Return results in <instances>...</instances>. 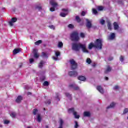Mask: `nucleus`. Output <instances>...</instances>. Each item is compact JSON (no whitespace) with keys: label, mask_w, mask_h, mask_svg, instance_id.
Returning <instances> with one entry per match:
<instances>
[{"label":"nucleus","mask_w":128,"mask_h":128,"mask_svg":"<svg viewBox=\"0 0 128 128\" xmlns=\"http://www.w3.org/2000/svg\"><path fill=\"white\" fill-rule=\"evenodd\" d=\"M93 48H97V50H102V40L100 39H97L94 42V44L93 43H90L88 46L89 50H92Z\"/></svg>","instance_id":"obj_1"},{"label":"nucleus","mask_w":128,"mask_h":128,"mask_svg":"<svg viewBox=\"0 0 128 128\" xmlns=\"http://www.w3.org/2000/svg\"><path fill=\"white\" fill-rule=\"evenodd\" d=\"M80 48H82L83 52L88 54L89 52L86 50V45L74 43L72 45V50L75 52H80Z\"/></svg>","instance_id":"obj_2"},{"label":"nucleus","mask_w":128,"mask_h":128,"mask_svg":"<svg viewBox=\"0 0 128 128\" xmlns=\"http://www.w3.org/2000/svg\"><path fill=\"white\" fill-rule=\"evenodd\" d=\"M70 38L72 42H78L80 40V36L78 32H74L70 34Z\"/></svg>","instance_id":"obj_3"},{"label":"nucleus","mask_w":128,"mask_h":128,"mask_svg":"<svg viewBox=\"0 0 128 128\" xmlns=\"http://www.w3.org/2000/svg\"><path fill=\"white\" fill-rule=\"evenodd\" d=\"M50 4L52 6L50 8V12H56V8L58 6V4L54 0H51L50 1Z\"/></svg>","instance_id":"obj_4"},{"label":"nucleus","mask_w":128,"mask_h":128,"mask_svg":"<svg viewBox=\"0 0 128 128\" xmlns=\"http://www.w3.org/2000/svg\"><path fill=\"white\" fill-rule=\"evenodd\" d=\"M70 64H71V69L72 70H76L78 68V65L74 60H70Z\"/></svg>","instance_id":"obj_5"},{"label":"nucleus","mask_w":128,"mask_h":128,"mask_svg":"<svg viewBox=\"0 0 128 128\" xmlns=\"http://www.w3.org/2000/svg\"><path fill=\"white\" fill-rule=\"evenodd\" d=\"M69 112L73 113L74 116H75V118L78 119L80 118V115H78V112H74V108H70L68 110Z\"/></svg>","instance_id":"obj_6"},{"label":"nucleus","mask_w":128,"mask_h":128,"mask_svg":"<svg viewBox=\"0 0 128 128\" xmlns=\"http://www.w3.org/2000/svg\"><path fill=\"white\" fill-rule=\"evenodd\" d=\"M86 27L87 28L88 30H90L92 28V22L88 19H86Z\"/></svg>","instance_id":"obj_7"},{"label":"nucleus","mask_w":128,"mask_h":128,"mask_svg":"<svg viewBox=\"0 0 128 128\" xmlns=\"http://www.w3.org/2000/svg\"><path fill=\"white\" fill-rule=\"evenodd\" d=\"M68 74L70 76H71V78H76L78 76V72H70L68 73Z\"/></svg>","instance_id":"obj_8"},{"label":"nucleus","mask_w":128,"mask_h":128,"mask_svg":"<svg viewBox=\"0 0 128 128\" xmlns=\"http://www.w3.org/2000/svg\"><path fill=\"white\" fill-rule=\"evenodd\" d=\"M16 22H18V18H12L11 21L9 22V24L10 26H14V23Z\"/></svg>","instance_id":"obj_9"},{"label":"nucleus","mask_w":128,"mask_h":128,"mask_svg":"<svg viewBox=\"0 0 128 128\" xmlns=\"http://www.w3.org/2000/svg\"><path fill=\"white\" fill-rule=\"evenodd\" d=\"M33 54H34V58H40V56L38 54V50L34 49L33 50Z\"/></svg>","instance_id":"obj_10"},{"label":"nucleus","mask_w":128,"mask_h":128,"mask_svg":"<svg viewBox=\"0 0 128 128\" xmlns=\"http://www.w3.org/2000/svg\"><path fill=\"white\" fill-rule=\"evenodd\" d=\"M96 88L97 90H98L100 92V94H104V88H102V86H98Z\"/></svg>","instance_id":"obj_11"},{"label":"nucleus","mask_w":128,"mask_h":128,"mask_svg":"<svg viewBox=\"0 0 128 128\" xmlns=\"http://www.w3.org/2000/svg\"><path fill=\"white\" fill-rule=\"evenodd\" d=\"M112 68L110 66H107V68L106 70H105L104 73L106 74H108V72H112Z\"/></svg>","instance_id":"obj_12"},{"label":"nucleus","mask_w":128,"mask_h":128,"mask_svg":"<svg viewBox=\"0 0 128 128\" xmlns=\"http://www.w3.org/2000/svg\"><path fill=\"white\" fill-rule=\"evenodd\" d=\"M22 96H18V98L16 100V102L17 104H20V102H22Z\"/></svg>","instance_id":"obj_13"},{"label":"nucleus","mask_w":128,"mask_h":128,"mask_svg":"<svg viewBox=\"0 0 128 128\" xmlns=\"http://www.w3.org/2000/svg\"><path fill=\"white\" fill-rule=\"evenodd\" d=\"M78 80H81L82 82H86V78L84 76H80L78 77Z\"/></svg>","instance_id":"obj_14"},{"label":"nucleus","mask_w":128,"mask_h":128,"mask_svg":"<svg viewBox=\"0 0 128 128\" xmlns=\"http://www.w3.org/2000/svg\"><path fill=\"white\" fill-rule=\"evenodd\" d=\"M84 118H90V112H86L84 114Z\"/></svg>","instance_id":"obj_15"},{"label":"nucleus","mask_w":128,"mask_h":128,"mask_svg":"<svg viewBox=\"0 0 128 128\" xmlns=\"http://www.w3.org/2000/svg\"><path fill=\"white\" fill-rule=\"evenodd\" d=\"M114 29L115 30H118L120 28V26H118V24L116 22L114 23Z\"/></svg>","instance_id":"obj_16"},{"label":"nucleus","mask_w":128,"mask_h":128,"mask_svg":"<svg viewBox=\"0 0 128 128\" xmlns=\"http://www.w3.org/2000/svg\"><path fill=\"white\" fill-rule=\"evenodd\" d=\"M114 106H116V103L113 102L110 104V106H108L107 108V110H110V108H114Z\"/></svg>","instance_id":"obj_17"},{"label":"nucleus","mask_w":128,"mask_h":128,"mask_svg":"<svg viewBox=\"0 0 128 128\" xmlns=\"http://www.w3.org/2000/svg\"><path fill=\"white\" fill-rule=\"evenodd\" d=\"M114 38H116V34L112 33L111 34V35L109 37V40H114Z\"/></svg>","instance_id":"obj_18"},{"label":"nucleus","mask_w":128,"mask_h":128,"mask_svg":"<svg viewBox=\"0 0 128 128\" xmlns=\"http://www.w3.org/2000/svg\"><path fill=\"white\" fill-rule=\"evenodd\" d=\"M20 52V48L15 49L13 52V54L14 55L18 54V52Z\"/></svg>","instance_id":"obj_19"},{"label":"nucleus","mask_w":128,"mask_h":128,"mask_svg":"<svg viewBox=\"0 0 128 128\" xmlns=\"http://www.w3.org/2000/svg\"><path fill=\"white\" fill-rule=\"evenodd\" d=\"M42 58H48V54L46 52H42Z\"/></svg>","instance_id":"obj_20"},{"label":"nucleus","mask_w":128,"mask_h":128,"mask_svg":"<svg viewBox=\"0 0 128 128\" xmlns=\"http://www.w3.org/2000/svg\"><path fill=\"white\" fill-rule=\"evenodd\" d=\"M66 96L67 98H70V100H72V94H70L69 93H66Z\"/></svg>","instance_id":"obj_21"},{"label":"nucleus","mask_w":128,"mask_h":128,"mask_svg":"<svg viewBox=\"0 0 128 128\" xmlns=\"http://www.w3.org/2000/svg\"><path fill=\"white\" fill-rule=\"evenodd\" d=\"M44 61H41L40 64L38 65L40 68H44Z\"/></svg>","instance_id":"obj_22"},{"label":"nucleus","mask_w":128,"mask_h":128,"mask_svg":"<svg viewBox=\"0 0 128 128\" xmlns=\"http://www.w3.org/2000/svg\"><path fill=\"white\" fill-rule=\"evenodd\" d=\"M76 19L77 22H78V24H80V22H82V19L80 18V16H76Z\"/></svg>","instance_id":"obj_23"},{"label":"nucleus","mask_w":128,"mask_h":128,"mask_svg":"<svg viewBox=\"0 0 128 128\" xmlns=\"http://www.w3.org/2000/svg\"><path fill=\"white\" fill-rule=\"evenodd\" d=\"M108 30H112V23H110V22H108Z\"/></svg>","instance_id":"obj_24"},{"label":"nucleus","mask_w":128,"mask_h":128,"mask_svg":"<svg viewBox=\"0 0 128 128\" xmlns=\"http://www.w3.org/2000/svg\"><path fill=\"white\" fill-rule=\"evenodd\" d=\"M37 118H38V122H42V117L40 116V114H38Z\"/></svg>","instance_id":"obj_25"},{"label":"nucleus","mask_w":128,"mask_h":128,"mask_svg":"<svg viewBox=\"0 0 128 128\" xmlns=\"http://www.w3.org/2000/svg\"><path fill=\"white\" fill-rule=\"evenodd\" d=\"M38 112V109H34L33 110V114L34 116H36Z\"/></svg>","instance_id":"obj_26"},{"label":"nucleus","mask_w":128,"mask_h":128,"mask_svg":"<svg viewBox=\"0 0 128 128\" xmlns=\"http://www.w3.org/2000/svg\"><path fill=\"white\" fill-rule=\"evenodd\" d=\"M42 44V41L40 40L37 41L35 43V44H36V46H40V44Z\"/></svg>","instance_id":"obj_27"},{"label":"nucleus","mask_w":128,"mask_h":128,"mask_svg":"<svg viewBox=\"0 0 128 128\" xmlns=\"http://www.w3.org/2000/svg\"><path fill=\"white\" fill-rule=\"evenodd\" d=\"M60 16H62V18H66V16H68V13L67 14H64V13H61L60 14Z\"/></svg>","instance_id":"obj_28"},{"label":"nucleus","mask_w":128,"mask_h":128,"mask_svg":"<svg viewBox=\"0 0 128 128\" xmlns=\"http://www.w3.org/2000/svg\"><path fill=\"white\" fill-rule=\"evenodd\" d=\"M100 24L102 26H104L106 24V20H104V19L101 20L100 21Z\"/></svg>","instance_id":"obj_29"},{"label":"nucleus","mask_w":128,"mask_h":128,"mask_svg":"<svg viewBox=\"0 0 128 128\" xmlns=\"http://www.w3.org/2000/svg\"><path fill=\"white\" fill-rule=\"evenodd\" d=\"M58 46L60 48H62L64 46V44H62V42H60Z\"/></svg>","instance_id":"obj_30"},{"label":"nucleus","mask_w":128,"mask_h":128,"mask_svg":"<svg viewBox=\"0 0 128 128\" xmlns=\"http://www.w3.org/2000/svg\"><path fill=\"white\" fill-rule=\"evenodd\" d=\"M11 116L12 118H14L16 116V113L14 112L11 114Z\"/></svg>","instance_id":"obj_31"},{"label":"nucleus","mask_w":128,"mask_h":128,"mask_svg":"<svg viewBox=\"0 0 128 128\" xmlns=\"http://www.w3.org/2000/svg\"><path fill=\"white\" fill-rule=\"evenodd\" d=\"M86 62L87 64H92V60H90V58H88L87 60H86Z\"/></svg>","instance_id":"obj_32"},{"label":"nucleus","mask_w":128,"mask_h":128,"mask_svg":"<svg viewBox=\"0 0 128 128\" xmlns=\"http://www.w3.org/2000/svg\"><path fill=\"white\" fill-rule=\"evenodd\" d=\"M50 86V84H48V82L46 81L44 83V86Z\"/></svg>","instance_id":"obj_33"},{"label":"nucleus","mask_w":128,"mask_h":128,"mask_svg":"<svg viewBox=\"0 0 128 128\" xmlns=\"http://www.w3.org/2000/svg\"><path fill=\"white\" fill-rule=\"evenodd\" d=\"M128 114V108H126L124 110L123 114Z\"/></svg>","instance_id":"obj_34"},{"label":"nucleus","mask_w":128,"mask_h":128,"mask_svg":"<svg viewBox=\"0 0 128 128\" xmlns=\"http://www.w3.org/2000/svg\"><path fill=\"white\" fill-rule=\"evenodd\" d=\"M64 126V120L62 119L60 120V126Z\"/></svg>","instance_id":"obj_35"},{"label":"nucleus","mask_w":128,"mask_h":128,"mask_svg":"<svg viewBox=\"0 0 128 128\" xmlns=\"http://www.w3.org/2000/svg\"><path fill=\"white\" fill-rule=\"evenodd\" d=\"M92 10H93V13L94 14H98V12L97 10L93 9Z\"/></svg>","instance_id":"obj_36"},{"label":"nucleus","mask_w":128,"mask_h":128,"mask_svg":"<svg viewBox=\"0 0 128 128\" xmlns=\"http://www.w3.org/2000/svg\"><path fill=\"white\" fill-rule=\"evenodd\" d=\"M124 57L121 56L120 57V61L122 62H124Z\"/></svg>","instance_id":"obj_37"},{"label":"nucleus","mask_w":128,"mask_h":128,"mask_svg":"<svg viewBox=\"0 0 128 128\" xmlns=\"http://www.w3.org/2000/svg\"><path fill=\"white\" fill-rule=\"evenodd\" d=\"M80 36L82 38H86V35L84 33H80Z\"/></svg>","instance_id":"obj_38"},{"label":"nucleus","mask_w":128,"mask_h":128,"mask_svg":"<svg viewBox=\"0 0 128 128\" xmlns=\"http://www.w3.org/2000/svg\"><path fill=\"white\" fill-rule=\"evenodd\" d=\"M49 28H50L51 30H56V27L54 26H49Z\"/></svg>","instance_id":"obj_39"},{"label":"nucleus","mask_w":128,"mask_h":128,"mask_svg":"<svg viewBox=\"0 0 128 128\" xmlns=\"http://www.w3.org/2000/svg\"><path fill=\"white\" fill-rule=\"evenodd\" d=\"M56 58H58V56H60V52H56Z\"/></svg>","instance_id":"obj_40"},{"label":"nucleus","mask_w":128,"mask_h":128,"mask_svg":"<svg viewBox=\"0 0 128 128\" xmlns=\"http://www.w3.org/2000/svg\"><path fill=\"white\" fill-rule=\"evenodd\" d=\"M46 104H52V102H50V100H47L45 102Z\"/></svg>","instance_id":"obj_41"},{"label":"nucleus","mask_w":128,"mask_h":128,"mask_svg":"<svg viewBox=\"0 0 128 128\" xmlns=\"http://www.w3.org/2000/svg\"><path fill=\"white\" fill-rule=\"evenodd\" d=\"M36 10H42V8L40 6H36Z\"/></svg>","instance_id":"obj_42"},{"label":"nucleus","mask_w":128,"mask_h":128,"mask_svg":"<svg viewBox=\"0 0 128 128\" xmlns=\"http://www.w3.org/2000/svg\"><path fill=\"white\" fill-rule=\"evenodd\" d=\"M69 28H74V26L72 24H69L68 26Z\"/></svg>","instance_id":"obj_43"},{"label":"nucleus","mask_w":128,"mask_h":128,"mask_svg":"<svg viewBox=\"0 0 128 128\" xmlns=\"http://www.w3.org/2000/svg\"><path fill=\"white\" fill-rule=\"evenodd\" d=\"M10 121L8 120H6L4 121V124H10Z\"/></svg>","instance_id":"obj_44"},{"label":"nucleus","mask_w":128,"mask_h":128,"mask_svg":"<svg viewBox=\"0 0 128 128\" xmlns=\"http://www.w3.org/2000/svg\"><path fill=\"white\" fill-rule=\"evenodd\" d=\"M98 10L102 11L104 10V7L102 6H99L98 8Z\"/></svg>","instance_id":"obj_45"},{"label":"nucleus","mask_w":128,"mask_h":128,"mask_svg":"<svg viewBox=\"0 0 128 128\" xmlns=\"http://www.w3.org/2000/svg\"><path fill=\"white\" fill-rule=\"evenodd\" d=\"M75 128H78V122H75Z\"/></svg>","instance_id":"obj_46"},{"label":"nucleus","mask_w":128,"mask_h":128,"mask_svg":"<svg viewBox=\"0 0 128 128\" xmlns=\"http://www.w3.org/2000/svg\"><path fill=\"white\" fill-rule=\"evenodd\" d=\"M74 90H80V87H74Z\"/></svg>","instance_id":"obj_47"},{"label":"nucleus","mask_w":128,"mask_h":128,"mask_svg":"<svg viewBox=\"0 0 128 128\" xmlns=\"http://www.w3.org/2000/svg\"><path fill=\"white\" fill-rule=\"evenodd\" d=\"M30 64H33L34 62V60L33 58H31L30 60Z\"/></svg>","instance_id":"obj_48"},{"label":"nucleus","mask_w":128,"mask_h":128,"mask_svg":"<svg viewBox=\"0 0 128 128\" xmlns=\"http://www.w3.org/2000/svg\"><path fill=\"white\" fill-rule=\"evenodd\" d=\"M62 11L65 12H68V9H62Z\"/></svg>","instance_id":"obj_49"},{"label":"nucleus","mask_w":128,"mask_h":128,"mask_svg":"<svg viewBox=\"0 0 128 128\" xmlns=\"http://www.w3.org/2000/svg\"><path fill=\"white\" fill-rule=\"evenodd\" d=\"M74 86H76V84H70V85L69 86V87L70 88H74Z\"/></svg>","instance_id":"obj_50"},{"label":"nucleus","mask_w":128,"mask_h":128,"mask_svg":"<svg viewBox=\"0 0 128 128\" xmlns=\"http://www.w3.org/2000/svg\"><path fill=\"white\" fill-rule=\"evenodd\" d=\"M119 86H115V87L114 88V90H118L119 88Z\"/></svg>","instance_id":"obj_51"},{"label":"nucleus","mask_w":128,"mask_h":128,"mask_svg":"<svg viewBox=\"0 0 128 128\" xmlns=\"http://www.w3.org/2000/svg\"><path fill=\"white\" fill-rule=\"evenodd\" d=\"M82 16H86V12H82Z\"/></svg>","instance_id":"obj_52"},{"label":"nucleus","mask_w":128,"mask_h":128,"mask_svg":"<svg viewBox=\"0 0 128 128\" xmlns=\"http://www.w3.org/2000/svg\"><path fill=\"white\" fill-rule=\"evenodd\" d=\"M118 4H124V2L122 1H118Z\"/></svg>","instance_id":"obj_53"},{"label":"nucleus","mask_w":128,"mask_h":128,"mask_svg":"<svg viewBox=\"0 0 128 128\" xmlns=\"http://www.w3.org/2000/svg\"><path fill=\"white\" fill-rule=\"evenodd\" d=\"M114 60V58H112V57H111V58H108V61L109 62H112V60Z\"/></svg>","instance_id":"obj_54"},{"label":"nucleus","mask_w":128,"mask_h":128,"mask_svg":"<svg viewBox=\"0 0 128 128\" xmlns=\"http://www.w3.org/2000/svg\"><path fill=\"white\" fill-rule=\"evenodd\" d=\"M53 60H58L56 57H53Z\"/></svg>","instance_id":"obj_55"},{"label":"nucleus","mask_w":128,"mask_h":128,"mask_svg":"<svg viewBox=\"0 0 128 128\" xmlns=\"http://www.w3.org/2000/svg\"><path fill=\"white\" fill-rule=\"evenodd\" d=\"M42 80H46V77H43L42 78H41Z\"/></svg>","instance_id":"obj_56"},{"label":"nucleus","mask_w":128,"mask_h":128,"mask_svg":"<svg viewBox=\"0 0 128 128\" xmlns=\"http://www.w3.org/2000/svg\"><path fill=\"white\" fill-rule=\"evenodd\" d=\"M92 66H93V68H96V64H94L92 65Z\"/></svg>","instance_id":"obj_57"},{"label":"nucleus","mask_w":128,"mask_h":128,"mask_svg":"<svg viewBox=\"0 0 128 128\" xmlns=\"http://www.w3.org/2000/svg\"><path fill=\"white\" fill-rule=\"evenodd\" d=\"M105 80H108V78L106 77Z\"/></svg>","instance_id":"obj_58"},{"label":"nucleus","mask_w":128,"mask_h":128,"mask_svg":"<svg viewBox=\"0 0 128 128\" xmlns=\"http://www.w3.org/2000/svg\"><path fill=\"white\" fill-rule=\"evenodd\" d=\"M28 96H30L32 94V92H28Z\"/></svg>","instance_id":"obj_59"},{"label":"nucleus","mask_w":128,"mask_h":128,"mask_svg":"<svg viewBox=\"0 0 128 128\" xmlns=\"http://www.w3.org/2000/svg\"><path fill=\"white\" fill-rule=\"evenodd\" d=\"M56 96H57L56 97V98H57V100H58V94H57Z\"/></svg>","instance_id":"obj_60"},{"label":"nucleus","mask_w":128,"mask_h":128,"mask_svg":"<svg viewBox=\"0 0 128 128\" xmlns=\"http://www.w3.org/2000/svg\"><path fill=\"white\" fill-rule=\"evenodd\" d=\"M22 64L20 66V68H22Z\"/></svg>","instance_id":"obj_61"},{"label":"nucleus","mask_w":128,"mask_h":128,"mask_svg":"<svg viewBox=\"0 0 128 128\" xmlns=\"http://www.w3.org/2000/svg\"><path fill=\"white\" fill-rule=\"evenodd\" d=\"M46 128H48V126H46Z\"/></svg>","instance_id":"obj_62"},{"label":"nucleus","mask_w":128,"mask_h":128,"mask_svg":"<svg viewBox=\"0 0 128 128\" xmlns=\"http://www.w3.org/2000/svg\"><path fill=\"white\" fill-rule=\"evenodd\" d=\"M28 128H30V127H28Z\"/></svg>","instance_id":"obj_63"},{"label":"nucleus","mask_w":128,"mask_h":128,"mask_svg":"<svg viewBox=\"0 0 128 128\" xmlns=\"http://www.w3.org/2000/svg\"><path fill=\"white\" fill-rule=\"evenodd\" d=\"M58 100L60 101V99H58Z\"/></svg>","instance_id":"obj_64"}]
</instances>
